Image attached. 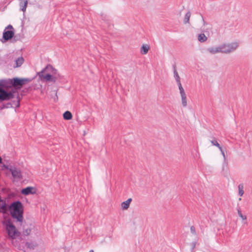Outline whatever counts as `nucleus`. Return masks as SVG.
Returning a JSON list of instances; mask_svg holds the SVG:
<instances>
[{
  "label": "nucleus",
  "instance_id": "c85d7f7f",
  "mask_svg": "<svg viewBox=\"0 0 252 252\" xmlns=\"http://www.w3.org/2000/svg\"><path fill=\"white\" fill-rule=\"evenodd\" d=\"M190 232L192 234L196 235L195 228L193 226L190 227Z\"/></svg>",
  "mask_w": 252,
  "mask_h": 252
},
{
  "label": "nucleus",
  "instance_id": "a211bd4d",
  "mask_svg": "<svg viewBox=\"0 0 252 252\" xmlns=\"http://www.w3.org/2000/svg\"><path fill=\"white\" fill-rule=\"evenodd\" d=\"M191 16V13L189 11H188L185 15L184 19V23L186 24L189 23V19Z\"/></svg>",
  "mask_w": 252,
  "mask_h": 252
},
{
  "label": "nucleus",
  "instance_id": "f3484780",
  "mask_svg": "<svg viewBox=\"0 0 252 252\" xmlns=\"http://www.w3.org/2000/svg\"><path fill=\"white\" fill-rule=\"evenodd\" d=\"M15 62L16 64V67H19L23 63L24 59L22 57H19L16 60Z\"/></svg>",
  "mask_w": 252,
  "mask_h": 252
},
{
  "label": "nucleus",
  "instance_id": "72a5a7b5",
  "mask_svg": "<svg viewBox=\"0 0 252 252\" xmlns=\"http://www.w3.org/2000/svg\"><path fill=\"white\" fill-rule=\"evenodd\" d=\"M3 167H4L5 168H7V167L5 165H4Z\"/></svg>",
  "mask_w": 252,
  "mask_h": 252
},
{
  "label": "nucleus",
  "instance_id": "2f4dec72",
  "mask_svg": "<svg viewBox=\"0 0 252 252\" xmlns=\"http://www.w3.org/2000/svg\"><path fill=\"white\" fill-rule=\"evenodd\" d=\"M192 247H193V248L195 247V243H192Z\"/></svg>",
  "mask_w": 252,
  "mask_h": 252
},
{
  "label": "nucleus",
  "instance_id": "f257e3e1",
  "mask_svg": "<svg viewBox=\"0 0 252 252\" xmlns=\"http://www.w3.org/2000/svg\"><path fill=\"white\" fill-rule=\"evenodd\" d=\"M6 230L9 238L11 240L13 245L19 250L24 251V247L20 243L17 238L20 236L19 232L11 222L8 221L6 223Z\"/></svg>",
  "mask_w": 252,
  "mask_h": 252
},
{
  "label": "nucleus",
  "instance_id": "dca6fc26",
  "mask_svg": "<svg viewBox=\"0 0 252 252\" xmlns=\"http://www.w3.org/2000/svg\"><path fill=\"white\" fill-rule=\"evenodd\" d=\"M207 39V37L204 33H201L198 36V40L200 42H204Z\"/></svg>",
  "mask_w": 252,
  "mask_h": 252
},
{
  "label": "nucleus",
  "instance_id": "aec40b11",
  "mask_svg": "<svg viewBox=\"0 0 252 252\" xmlns=\"http://www.w3.org/2000/svg\"><path fill=\"white\" fill-rule=\"evenodd\" d=\"M238 191H239V195L240 196H242L244 193V186L243 184H240L238 186Z\"/></svg>",
  "mask_w": 252,
  "mask_h": 252
},
{
  "label": "nucleus",
  "instance_id": "7c9ffc66",
  "mask_svg": "<svg viewBox=\"0 0 252 252\" xmlns=\"http://www.w3.org/2000/svg\"><path fill=\"white\" fill-rule=\"evenodd\" d=\"M1 162H2V158L0 157V163H1Z\"/></svg>",
  "mask_w": 252,
  "mask_h": 252
},
{
  "label": "nucleus",
  "instance_id": "cd10ccee",
  "mask_svg": "<svg viewBox=\"0 0 252 252\" xmlns=\"http://www.w3.org/2000/svg\"><path fill=\"white\" fill-rule=\"evenodd\" d=\"M219 150H220V151L221 152V154L222 156L223 157L224 160H225V159H226V158H225V153H224V151L223 150V149H222L221 147H220V148H219Z\"/></svg>",
  "mask_w": 252,
  "mask_h": 252
},
{
  "label": "nucleus",
  "instance_id": "9b49d317",
  "mask_svg": "<svg viewBox=\"0 0 252 252\" xmlns=\"http://www.w3.org/2000/svg\"><path fill=\"white\" fill-rule=\"evenodd\" d=\"M236 209H237V213H238V215L239 217H240L241 219L243 220L244 221V224H247L248 222L246 221V220L247 219V216L246 215H244L242 214L241 208L239 207H237Z\"/></svg>",
  "mask_w": 252,
  "mask_h": 252
},
{
  "label": "nucleus",
  "instance_id": "39448f33",
  "mask_svg": "<svg viewBox=\"0 0 252 252\" xmlns=\"http://www.w3.org/2000/svg\"><path fill=\"white\" fill-rule=\"evenodd\" d=\"M239 46L237 42L220 45L221 53L229 54L234 52Z\"/></svg>",
  "mask_w": 252,
  "mask_h": 252
},
{
  "label": "nucleus",
  "instance_id": "2eb2a0df",
  "mask_svg": "<svg viewBox=\"0 0 252 252\" xmlns=\"http://www.w3.org/2000/svg\"><path fill=\"white\" fill-rule=\"evenodd\" d=\"M63 117L65 120H69L71 119L72 116L69 111H67L63 113Z\"/></svg>",
  "mask_w": 252,
  "mask_h": 252
},
{
  "label": "nucleus",
  "instance_id": "4be33fe9",
  "mask_svg": "<svg viewBox=\"0 0 252 252\" xmlns=\"http://www.w3.org/2000/svg\"><path fill=\"white\" fill-rule=\"evenodd\" d=\"M174 77L176 82L180 81V77L175 67H174Z\"/></svg>",
  "mask_w": 252,
  "mask_h": 252
},
{
  "label": "nucleus",
  "instance_id": "9d476101",
  "mask_svg": "<svg viewBox=\"0 0 252 252\" xmlns=\"http://www.w3.org/2000/svg\"><path fill=\"white\" fill-rule=\"evenodd\" d=\"M20 3L19 5L20 6V10L22 11L23 12H25L26 10L27 4H28V0H19Z\"/></svg>",
  "mask_w": 252,
  "mask_h": 252
},
{
  "label": "nucleus",
  "instance_id": "423d86ee",
  "mask_svg": "<svg viewBox=\"0 0 252 252\" xmlns=\"http://www.w3.org/2000/svg\"><path fill=\"white\" fill-rule=\"evenodd\" d=\"M14 35L13 27L11 25H8L4 29L2 39H1L2 42H5L6 41L11 39Z\"/></svg>",
  "mask_w": 252,
  "mask_h": 252
},
{
  "label": "nucleus",
  "instance_id": "7ed1b4c3",
  "mask_svg": "<svg viewBox=\"0 0 252 252\" xmlns=\"http://www.w3.org/2000/svg\"><path fill=\"white\" fill-rule=\"evenodd\" d=\"M31 81L29 78H14L12 79H9L7 81H4V84L2 86L5 87H13L15 89H20L22 86Z\"/></svg>",
  "mask_w": 252,
  "mask_h": 252
},
{
  "label": "nucleus",
  "instance_id": "c756f323",
  "mask_svg": "<svg viewBox=\"0 0 252 252\" xmlns=\"http://www.w3.org/2000/svg\"><path fill=\"white\" fill-rule=\"evenodd\" d=\"M19 105H20V103H19V100H18V105H17V106L18 107V106H19Z\"/></svg>",
  "mask_w": 252,
  "mask_h": 252
},
{
  "label": "nucleus",
  "instance_id": "ddd939ff",
  "mask_svg": "<svg viewBox=\"0 0 252 252\" xmlns=\"http://www.w3.org/2000/svg\"><path fill=\"white\" fill-rule=\"evenodd\" d=\"M131 201H132L131 198H128L126 201L122 202L121 204V206H122V208L124 210L127 209L129 207V205H130V203L131 202Z\"/></svg>",
  "mask_w": 252,
  "mask_h": 252
},
{
  "label": "nucleus",
  "instance_id": "5701e85b",
  "mask_svg": "<svg viewBox=\"0 0 252 252\" xmlns=\"http://www.w3.org/2000/svg\"><path fill=\"white\" fill-rule=\"evenodd\" d=\"M211 143H212V145L217 147L219 149L221 147L217 140L215 138L213 140H211Z\"/></svg>",
  "mask_w": 252,
  "mask_h": 252
},
{
  "label": "nucleus",
  "instance_id": "f03ea898",
  "mask_svg": "<svg viewBox=\"0 0 252 252\" xmlns=\"http://www.w3.org/2000/svg\"><path fill=\"white\" fill-rule=\"evenodd\" d=\"M9 210L12 217L22 225L23 220V208L22 203L19 201L14 202L10 206Z\"/></svg>",
  "mask_w": 252,
  "mask_h": 252
},
{
  "label": "nucleus",
  "instance_id": "f8f14e48",
  "mask_svg": "<svg viewBox=\"0 0 252 252\" xmlns=\"http://www.w3.org/2000/svg\"><path fill=\"white\" fill-rule=\"evenodd\" d=\"M32 190H33V188L32 187H29L25 189H23L21 191V192L22 194H25V195L33 194L34 192H33L32 191Z\"/></svg>",
  "mask_w": 252,
  "mask_h": 252
},
{
  "label": "nucleus",
  "instance_id": "f704fd0d",
  "mask_svg": "<svg viewBox=\"0 0 252 252\" xmlns=\"http://www.w3.org/2000/svg\"><path fill=\"white\" fill-rule=\"evenodd\" d=\"M239 201H241V198H240L239 199Z\"/></svg>",
  "mask_w": 252,
  "mask_h": 252
},
{
  "label": "nucleus",
  "instance_id": "bb28decb",
  "mask_svg": "<svg viewBox=\"0 0 252 252\" xmlns=\"http://www.w3.org/2000/svg\"><path fill=\"white\" fill-rule=\"evenodd\" d=\"M180 94H181V98H184L187 97L185 90L180 91Z\"/></svg>",
  "mask_w": 252,
  "mask_h": 252
},
{
  "label": "nucleus",
  "instance_id": "473e14b6",
  "mask_svg": "<svg viewBox=\"0 0 252 252\" xmlns=\"http://www.w3.org/2000/svg\"><path fill=\"white\" fill-rule=\"evenodd\" d=\"M89 252H94V250H91L89 251Z\"/></svg>",
  "mask_w": 252,
  "mask_h": 252
},
{
  "label": "nucleus",
  "instance_id": "393cba45",
  "mask_svg": "<svg viewBox=\"0 0 252 252\" xmlns=\"http://www.w3.org/2000/svg\"><path fill=\"white\" fill-rule=\"evenodd\" d=\"M181 99H182V105L184 107L187 106V97L186 98H181Z\"/></svg>",
  "mask_w": 252,
  "mask_h": 252
},
{
  "label": "nucleus",
  "instance_id": "20e7f679",
  "mask_svg": "<svg viewBox=\"0 0 252 252\" xmlns=\"http://www.w3.org/2000/svg\"><path fill=\"white\" fill-rule=\"evenodd\" d=\"M46 71H51L53 74H55L56 73L57 70L53 68L51 65H48L45 68L38 73L40 79L41 80L55 82L56 81V77L49 73L44 75V73Z\"/></svg>",
  "mask_w": 252,
  "mask_h": 252
},
{
  "label": "nucleus",
  "instance_id": "6e6552de",
  "mask_svg": "<svg viewBox=\"0 0 252 252\" xmlns=\"http://www.w3.org/2000/svg\"><path fill=\"white\" fill-rule=\"evenodd\" d=\"M9 171L14 178L18 179L22 178V172L20 168L11 166Z\"/></svg>",
  "mask_w": 252,
  "mask_h": 252
},
{
  "label": "nucleus",
  "instance_id": "4468645a",
  "mask_svg": "<svg viewBox=\"0 0 252 252\" xmlns=\"http://www.w3.org/2000/svg\"><path fill=\"white\" fill-rule=\"evenodd\" d=\"M26 247L30 250H33L37 246V244L35 242H26L25 244Z\"/></svg>",
  "mask_w": 252,
  "mask_h": 252
},
{
  "label": "nucleus",
  "instance_id": "1a4fd4ad",
  "mask_svg": "<svg viewBox=\"0 0 252 252\" xmlns=\"http://www.w3.org/2000/svg\"><path fill=\"white\" fill-rule=\"evenodd\" d=\"M207 50L211 54L221 53L220 45L216 47H211L208 48Z\"/></svg>",
  "mask_w": 252,
  "mask_h": 252
},
{
  "label": "nucleus",
  "instance_id": "412c9836",
  "mask_svg": "<svg viewBox=\"0 0 252 252\" xmlns=\"http://www.w3.org/2000/svg\"><path fill=\"white\" fill-rule=\"evenodd\" d=\"M31 232L30 228L24 226L23 233L24 235L27 236L29 235Z\"/></svg>",
  "mask_w": 252,
  "mask_h": 252
},
{
  "label": "nucleus",
  "instance_id": "a878e982",
  "mask_svg": "<svg viewBox=\"0 0 252 252\" xmlns=\"http://www.w3.org/2000/svg\"><path fill=\"white\" fill-rule=\"evenodd\" d=\"M177 83L178 84L180 92L184 90V88H183V87L182 86L181 81H177Z\"/></svg>",
  "mask_w": 252,
  "mask_h": 252
},
{
  "label": "nucleus",
  "instance_id": "b1692460",
  "mask_svg": "<svg viewBox=\"0 0 252 252\" xmlns=\"http://www.w3.org/2000/svg\"><path fill=\"white\" fill-rule=\"evenodd\" d=\"M52 93L54 94H55L54 96H52V98L54 101H56L58 100L57 92L55 90L53 91Z\"/></svg>",
  "mask_w": 252,
  "mask_h": 252
},
{
  "label": "nucleus",
  "instance_id": "6ab92c4d",
  "mask_svg": "<svg viewBox=\"0 0 252 252\" xmlns=\"http://www.w3.org/2000/svg\"><path fill=\"white\" fill-rule=\"evenodd\" d=\"M149 49V46H148L147 45H143L141 47V52L143 54H146L148 53Z\"/></svg>",
  "mask_w": 252,
  "mask_h": 252
},
{
  "label": "nucleus",
  "instance_id": "0eeeda50",
  "mask_svg": "<svg viewBox=\"0 0 252 252\" xmlns=\"http://www.w3.org/2000/svg\"><path fill=\"white\" fill-rule=\"evenodd\" d=\"M14 92H7L0 88V100H8L14 97Z\"/></svg>",
  "mask_w": 252,
  "mask_h": 252
}]
</instances>
